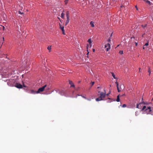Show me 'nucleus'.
<instances>
[{
    "instance_id": "1",
    "label": "nucleus",
    "mask_w": 153,
    "mask_h": 153,
    "mask_svg": "<svg viewBox=\"0 0 153 153\" xmlns=\"http://www.w3.org/2000/svg\"><path fill=\"white\" fill-rule=\"evenodd\" d=\"M147 114L153 115V108L148 107L145 110Z\"/></svg>"
},
{
    "instance_id": "2",
    "label": "nucleus",
    "mask_w": 153,
    "mask_h": 153,
    "mask_svg": "<svg viewBox=\"0 0 153 153\" xmlns=\"http://www.w3.org/2000/svg\"><path fill=\"white\" fill-rule=\"evenodd\" d=\"M47 85H45L42 87L39 88L38 90L36 91V94L39 93L40 92L43 91L45 88L46 87Z\"/></svg>"
},
{
    "instance_id": "3",
    "label": "nucleus",
    "mask_w": 153,
    "mask_h": 153,
    "mask_svg": "<svg viewBox=\"0 0 153 153\" xmlns=\"http://www.w3.org/2000/svg\"><path fill=\"white\" fill-rule=\"evenodd\" d=\"M14 82L13 79H10L7 82V85L10 86H13Z\"/></svg>"
},
{
    "instance_id": "4",
    "label": "nucleus",
    "mask_w": 153,
    "mask_h": 153,
    "mask_svg": "<svg viewBox=\"0 0 153 153\" xmlns=\"http://www.w3.org/2000/svg\"><path fill=\"white\" fill-rule=\"evenodd\" d=\"M104 92H100V91H98V92L99 93H100V97H101L102 99L103 98H104L105 96V93L106 92L105 90H104Z\"/></svg>"
},
{
    "instance_id": "5",
    "label": "nucleus",
    "mask_w": 153,
    "mask_h": 153,
    "mask_svg": "<svg viewBox=\"0 0 153 153\" xmlns=\"http://www.w3.org/2000/svg\"><path fill=\"white\" fill-rule=\"evenodd\" d=\"M15 86L18 88H23L22 85L18 83H16Z\"/></svg>"
},
{
    "instance_id": "6",
    "label": "nucleus",
    "mask_w": 153,
    "mask_h": 153,
    "mask_svg": "<svg viewBox=\"0 0 153 153\" xmlns=\"http://www.w3.org/2000/svg\"><path fill=\"white\" fill-rule=\"evenodd\" d=\"M59 25H60V28L61 29L62 32V33L64 34V35H65V30H64V27L63 26H62V25H61L60 24H59Z\"/></svg>"
},
{
    "instance_id": "7",
    "label": "nucleus",
    "mask_w": 153,
    "mask_h": 153,
    "mask_svg": "<svg viewBox=\"0 0 153 153\" xmlns=\"http://www.w3.org/2000/svg\"><path fill=\"white\" fill-rule=\"evenodd\" d=\"M69 83L71 85V87H74L75 85L72 81L69 80Z\"/></svg>"
},
{
    "instance_id": "8",
    "label": "nucleus",
    "mask_w": 153,
    "mask_h": 153,
    "mask_svg": "<svg viewBox=\"0 0 153 153\" xmlns=\"http://www.w3.org/2000/svg\"><path fill=\"white\" fill-rule=\"evenodd\" d=\"M67 20L65 23V25H67L69 23L70 21L69 17H67Z\"/></svg>"
},
{
    "instance_id": "9",
    "label": "nucleus",
    "mask_w": 153,
    "mask_h": 153,
    "mask_svg": "<svg viewBox=\"0 0 153 153\" xmlns=\"http://www.w3.org/2000/svg\"><path fill=\"white\" fill-rule=\"evenodd\" d=\"M111 47V45L109 43H108L107 44L105 45V48H110Z\"/></svg>"
},
{
    "instance_id": "10",
    "label": "nucleus",
    "mask_w": 153,
    "mask_h": 153,
    "mask_svg": "<svg viewBox=\"0 0 153 153\" xmlns=\"http://www.w3.org/2000/svg\"><path fill=\"white\" fill-rule=\"evenodd\" d=\"M103 100V99L100 97L96 99V100L97 101H101Z\"/></svg>"
},
{
    "instance_id": "11",
    "label": "nucleus",
    "mask_w": 153,
    "mask_h": 153,
    "mask_svg": "<svg viewBox=\"0 0 153 153\" xmlns=\"http://www.w3.org/2000/svg\"><path fill=\"white\" fill-rule=\"evenodd\" d=\"M69 11H67L66 12V16L67 17H69Z\"/></svg>"
},
{
    "instance_id": "12",
    "label": "nucleus",
    "mask_w": 153,
    "mask_h": 153,
    "mask_svg": "<svg viewBox=\"0 0 153 153\" xmlns=\"http://www.w3.org/2000/svg\"><path fill=\"white\" fill-rule=\"evenodd\" d=\"M116 101L117 102H120V95H118V96H117Z\"/></svg>"
},
{
    "instance_id": "13",
    "label": "nucleus",
    "mask_w": 153,
    "mask_h": 153,
    "mask_svg": "<svg viewBox=\"0 0 153 153\" xmlns=\"http://www.w3.org/2000/svg\"><path fill=\"white\" fill-rule=\"evenodd\" d=\"M90 25H91V27H94V22H93L91 21L90 22Z\"/></svg>"
},
{
    "instance_id": "14",
    "label": "nucleus",
    "mask_w": 153,
    "mask_h": 153,
    "mask_svg": "<svg viewBox=\"0 0 153 153\" xmlns=\"http://www.w3.org/2000/svg\"><path fill=\"white\" fill-rule=\"evenodd\" d=\"M30 91H31L30 93L31 94H35L36 93V91H35L33 90H31Z\"/></svg>"
},
{
    "instance_id": "15",
    "label": "nucleus",
    "mask_w": 153,
    "mask_h": 153,
    "mask_svg": "<svg viewBox=\"0 0 153 153\" xmlns=\"http://www.w3.org/2000/svg\"><path fill=\"white\" fill-rule=\"evenodd\" d=\"M142 104V103L141 102L140 103V104H137V108H138L140 109V108H139V105H141Z\"/></svg>"
},
{
    "instance_id": "16",
    "label": "nucleus",
    "mask_w": 153,
    "mask_h": 153,
    "mask_svg": "<svg viewBox=\"0 0 153 153\" xmlns=\"http://www.w3.org/2000/svg\"><path fill=\"white\" fill-rule=\"evenodd\" d=\"M145 1L147 3L149 4H150L151 2H150L148 1V0H143Z\"/></svg>"
},
{
    "instance_id": "17",
    "label": "nucleus",
    "mask_w": 153,
    "mask_h": 153,
    "mask_svg": "<svg viewBox=\"0 0 153 153\" xmlns=\"http://www.w3.org/2000/svg\"><path fill=\"white\" fill-rule=\"evenodd\" d=\"M148 72L149 73V75L150 76V74L151 73V71L150 68L149 67V69H148Z\"/></svg>"
},
{
    "instance_id": "18",
    "label": "nucleus",
    "mask_w": 153,
    "mask_h": 153,
    "mask_svg": "<svg viewBox=\"0 0 153 153\" xmlns=\"http://www.w3.org/2000/svg\"><path fill=\"white\" fill-rule=\"evenodd\" d=\"M88 42L89 43V44L90 45L91 43V39H90L88 40Z\"/></svg>"
},
{
    "instance_id": "19",
    "label": "nucleus",
    "mask_w": 153,
    "mask_h": 153,
    "mask_svg": "<svg viewBox=\"0 0 153 153\" xmlns=\"http://www.w3.org/2000/svg\"><path fill=\"white\" fill-rule=\"evenodd\" d=\"M64 14L63 13H62L61 14V17L62 18L64 19Z\"/></svg>"
},
{
    "instance_id": "20",
    "label": "nucleus",
    "mask_w": 153,
    "mask_h": 153,
    "mask_svg": "<svg viewBox=\"0 0 153 153\" xmlns=\"http://www.w3.org/2000/svg\"><path fill=\"white\" fill-rule=\"evenodd\" d=\"M111 74H112V76L113 77V78L114 79H116V77H115V75L114 74V73L112 72L111 73Z\"/></svg>"
},
{
    "instance_id": "21",
    "label": "nucleus",
    "mask_w": 153,
    "mask_h": 153,
    "mask_svg": "<svg viewBox=\"0 0 153 153\" xmlns=\"http://www.w3.org/2000/svg\"><path fill=\"white\" fill-rule=\"evenodd\" d=\"M88 48H87V52H88L86 54V56H87V57H88V54L89 53H90V52L89 51H88Z\"/></svg>"
},
{
    "instance_id": "22",
    "label": "nucleus",
    "mask_w": 153,
    "mask_h": 153,
    "mask_svg": "<svg viewBox=\"0 0 153 153\" xmlns=\"http://www.w3.org/2000/svg\"><path fill=\"white\" fill-rule=\"evenodd\" d=\"M146 108V107L145 105L143 107V108L142 109V111H143L144 110H145V109Z\"/></svg>"
},
{
    "instance_id": "23",
    "label": "nucleus",
    "mask_w": 153,
    "mask_h": 153,
    "mask_svg": "<svg viewBox=\"0 0 153 153\" xmlns=\"http://www.w3.org/2000/svg\"><path fill=\"white\" fill-rule=\"evenodd\" d=\"M79 96H82L83 98H84V99H87V98L85 96H83L82 95H78Z\"/></svg>"
},
{
    "instance_id": "24",
    "label": "nucleus",
    "mask_w": 153,
    "mask_h": 153,
    "mask_svg": "<svg viewBox=\"0 0 153 153\" xmlns=\"http://www.w3.org/2000/svg\"><path fill=\"white\" fill-rule=\"evenodd\" d=\"M69 0H65V4H66L68 2Z\"/></svg>"
},
{
    "instance_id": "25",
    "label": "nucleus",
    "mask_w": 153,
    "mask_h": 153,
    "mask_svg": "<svg viewBox=\"0 0 153 153\" xmlns=\"http://www.w3.org/2000/svg\"><path fill=\"white\" fill-rule=\"evenodd\" d=\"M119 53L121 54H122L123 53V51H119Z\"/></svg>"
},
{
    "instance_id": "26",
    "label": "nucleus",
    "mask_w": 153,
    "mask_h": 153,
    "mask_svg": "<svg viewBox=\"0 0 153 153\" xmlns=\"http://www.w3.org/2000/svg\"><path fill=\"white\" fill-rule=\"evenodd\" d=\"M147 25H141L142 27H143L144 28H145V27H146V26Z\"/></svg>"
},
{
    "instance_id": "27",
    "label": "nucleus",
    "mask_w": 153,
    "mask_h": 153,
    "mask_svg": "<svg viewBox=\"0 0 153 153\" xmlns=\"http://www.w3.org/2000/svg\"><path fill=\"white\" fill-rule=\"evenodd\" d=\"M0 28H1V29H3L4 30V27L2 25L1 26V27H0Z\"/></svg>"
},
{
    "instance_id": "28",
    "label": "nucleus",
    "mask_w": 153,
    "mask_h": 153,
    "mask_svg": "<svg viewBox=\"0 0 153 153\" xmlns=\"http://www.w3.org/2000/svg\"><path fill=\"white\" fill-rule=\"evenodd\" d=\"M142 103H143L144 105H146L148 104L146 102H141Z\"/></svg>"
},
{
    "instance_id": "29",
    "label": "nucleus",
    "mask_w": 153,
    "mask_h": 153,
    "mask_svg": "<svg viewBox=\"0 0 153 153\" xmlns=\"http://www.w3.org/2000/svg\"><path fill=\"white\" fill-rule=\"evenodd\" d=\"M19 14H22L23 13V12H21V11H19Z\"/></svg>"
},
{
    "instance_id": "30",
    "label": "nucleus",
    "mask_w": 153,
    "mask_h": 153,
    "mask_svg": "<svg viewBox=\"0 0 153 153\" xmlns=\"http://www.w3.org/2000/svg\"><path fill=\"white\" fill-rule=\"evenodd\" d=\"M138 114V111H136L135 113V115L136 116H137Z\"/></svg>"
},
{
    "instance_id": "31",
    "label": "nucleus",
    "mask_w": 153,
    "mask_h": 153,
    "mask_svg": "<svg viewBox=\"0 0 153 153\" xmlns=\"http://www.w3.org/2000/svg\"><path fill=\"white\" fill-rule=\"evenodd\" d=\"M117 88V90L118 91V92H120V88H119V87H118Z\"/></svg>"
},
{
    "instance_id": "32",
    "label": "nucleus",
    "mask_w": 153,
    "mask_h": 153,
    "mask_svg": "<svg viewBox=\"0 0 153 153\" xmlns=\"http://www.w3.org/2000/svg\"><path fill=\"white\" fill-rule=\"evenodd\" d=\"M126 105L125 104H124L123 105V107H126Z\"/></svg>"
},
{
    "instance_id": "33",
    "label": "nucleus",
    "mask_w": 153,
    "mask_h": 153,
    "mask_svg": "<svg viewBox=\"0 0 153 153\" xmlns=\"http://www.w3.org/2000/svg\"><path fill=\"white\" fill-rule=\"evenodd\" d=\"M149 45V43H148V42H147V43H146L145 45V46H148Z\"/></svg>"
},
{
    "instance_id": "34",
    "label": "nucleus",
    "mask_w": 153,
    "mask_h": 153,
    "mask_svg": "<svg viewBox=\"0 0 153 153\" xmlns=\"http://www.w3.org/2000/svg\"><path fill=\"white\" fill-rule=\"evenodd\" d=\"M91 83L92 85H94V82H91Z\"/></svg>"
},
{
    "instance_id": "35",
    "label": "nucleus",
    "mask_w": 153,
    "mask_h": 153,
    "mask_svg": "<svg viewBox=\"0 0 153 153\" xmlns=\"http://www.w3.org/2000/svg\"><path fill=\"white\" fill-rule=\"evenodd\" d=\"M108 42H110V41H111V39L110 38V37L108 39Z\"/></svg>"
},
{
    "instance_id": "36",
    "label": "nucleus",
    "mask_w": 153,
    "mask_h": 153,
    "mask_svg": "<svg viewBox=\"0 0 153 153\" xmlns=\"http://www.w3.org/2000/svg\"><path fill=\"white\" fill-rule=\"evenodd\" d=\"M134 38H135L134 37H131V39H134Z\"/></svg>"
},
{
    "instance_id": "37",
    "label": "nucleus",
    "mask_w": 153,
    "mask_h": 153,
    "mask_svg": "<svg viewBox=\"0 0 153 153\" xmlns=\"http://www.w3.org/2000/svg\"><path fill=\"white\" fill-rule=\"evenodd\" d=\"M51 48H48V50L49 51V52H50V51H51Z\"/></svg>"
},
{
    "instance_id": "38",
    "label": "nucleus",
    "mask_w": 153,
    "mask_h": 153,
    "mask_svg": "<svg viewBox=\"0 0 153 153\" xmlns=\"http://www.w3.org/2000/svg\"><path fill=\"white\" fill-rule=\"evenodd\" d=\"M51 46H49L47 48H51Z\"/></svg>"
},
{
    "instance_id": "39",
    "label": "nucleus",
    "mask_w": 153,
    "mask_h": 153,
    "mask_svg": "<svg viewBox=\"0 0 153 153\" xmlns=\"http://www.w3.org/2000/svg\"><path fill=\"white\" fill-rule=\"evenodd\" d=\"M135 7L136 8V9H137V10H138V8L137 7V5L135 6Z\"/></svg>"
},
{
    "instance_id": "40",
    "label": "nucleus",
    "mask_w": 153,
    "mask_h": 153,
    "mask_svg": "<svg viewBox=\"0 0 153 153\" xmlns=\"http://www.w3.org/2000/svg\"><path fill=\"white\" fill-rule=\"evenodd\" d=\"M120 45H117V46L116 47H115V48H117V47H119Z\"/></svg>"
},
{
    "instance_id": "41",
    "label": "nucleus",
    "mask_w": 153,
    "mask_h": 153,
    "mask_svg": "<svg viewBox=\"0 0 153 153\" xmlns=\"http://www.w3.org/2000/svg\"><path fill=\"white\" fill-rule=\"evenodd\" d=\"M110 48H106V51H108Z\"/></svg>"
},
{
    "instance_id": "42",
    "label": "nucleus",
    "mask_w": 153,
    "mask_h": 153,
    "mask_svg": "<svg viewBox=\"0 0 153 153\" xmlns=\"http://www.w3.org/2000/svg\"><path fill=\"white\" fill-rule=\"evenodd\" d=\"M23 86L24 87H25V88H26V87H26V86L25 85H24V84H23Z\"/></svg>"
},
{
    "instance_id": "43",
    "label": "nucleus",
    "mask_w": 153,
    "mask_h": 153,
    "mask_svg": "<svg viewBox=\"0 0 153 153\" xmlns=\"http://www.w3.org/2000/svg\"><path fill=\"white\" fill-rule=\"evenodd\" d=\"M135 43L136 46H137V43L135 42Z\"/></svg>"
},
{
    "instance_id": "44",
    "label": "nucleus",
    "mask_w": 153,
    "mask_h": 153,
    "mask_svg": "<svg viewBox=\"0 0 153 153\" xmlns=\"http://www.w3.org/2000/svg\"><path fill=\"white\" fill-rule=\"evenodd\" d=\"M110 92H109V93H108V94H106V95H107V96H108V95H109V94H110Z\"/></svg>"
},
{
    "instance_id": "45",
    "label": "nucleus",
    "mask_w": 153,
    "mask_h": 153,
    "mask_svg": "<svg viewBox=\"0 0 153 153\" xmlns=\"http://www.w3.org/2000/svg\"><path fill=\"white\" fill-rule=\"evenodd\" d=\"M117 85V88L118 87H118L119 84H117V85Z\"/></svg>"
},
{
    "instance_id": "46",
    "label": "nucleus",
    "mask_w": 153,
    "mask_h": 153,
    "mask_svg": "<svg viewBox=\"0 0 153 153\" xmlns=\"http://www.w3.org/2000/svg\"><path fill=\"white\" fill-rule=\"evenodd\" d=\"M115 84L117 85V84H118V82H115Z\"/></svg>"
},
{
    "instance_id": "47",
    "label": "nucleus",
    "mask_w": 153,
    "mask_h": 153,
    "mask_svg": "<svg viewBox=\"0 0 153 153\" xmlns=\"http://www.w3.org/2000/svg\"><path fill=\"white\" fill-rule=\"evenodd\" d=\"M141 69V68H139V72H140V70Z\"/></svg>"
},
{
    "instance_id": "48",
    "label": "nucleus",
    "mask_w": 153,
    "mask_h": 153,
    "mask_svg": "<svg viewBox=\"0 0 153 153\" xmlns=\"http://www.w3.org/2000/svg\"><path fill=\"white\" fill-rule=\"evenodd\" d=\"M93 52H94V51H95V49L94 48H93Z\"/></svg>"
},
{
    "instance_id": "49",
    "label": "nucleus",
    "mask_w": 153,
    "mask_h": 153,
    "mask_svg": "<svg viewBox=\"0 0 153 153\" xmlns=\"http://www.w3.org/2000/svg\"><path fill=\"white\" fill-rule=\"evenodd\" d=\"M112 33L111 34V35H110V37H111L112 36Z\"/></svg>"
},
{
    "instance_id": "50",
    "label": "nucleus",
    "mask_w": 153,
    "mask_h": 153,
    "mask_svg": "<svg viewBox=\"0 0 153 153\" xmlns=\"http://www.w3.org/2000/svg\"><path fill=\"white\" fill-rule=\"evenodd\" d=\"M87 100H89V101H90V100H91L89 99H88V98H87Z\"/></svg>"
},
{
    "instance_id": "51",
    "label": "nucleus",
    "mask_w": 153,
    "mask_h": 153,
    "mask_svg": "<svg viewBox=\"0 0 153 153\" xmlns=\"http://www.w3.org/2000/svg\"><path fill=\"white\" fill-rule=\"evenodd\" d=\"M100 88V87L99 86L97 87V88Z\"/></svg>"
},
{
    "instance_id": "52",
    "label": "nucleus",
    "mask_w": 153,
    "mask_h": 153,
    "mask_svg": "<svg viewBox=\"0 0 153 153\" xmlns=\"http://www.w3.org/2000/svg\"><path fill=\"white\" fill-rule=\"evenodd\" d=\"M3 39L4 40V38L3 37Z\"/></svg>"
},
{
    "instance_id": "53",
    "label": "nucleus",
    "mask_w": 153,
    "mask_h": 153,
    "mask_svg": "<svg viewBox=\"0 0 153 153\" xmlns=\"http://www.w3.org/2000/svg\"><path fill=\"white\" fill-rule=\"evenodd\" d=\"M152 42H153V40H152Z\"/></svg>"
}]
</instances>
